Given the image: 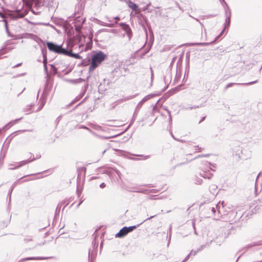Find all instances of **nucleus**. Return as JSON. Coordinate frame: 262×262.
I'll return each instance as SVG.
<instances>
[{"instance_id":"f257e3e1","label":"nucleus","mask_w":262,"mask_h":262,"mask_svg":"<svg viewBox=\"0 0 262 262\" xmlns=\"http://www.w3.org/2000/svg\"><path fill=\"white\" fill-rule=\"evenodd\" d=\"M106 55L102 51H99L93 54L91 57V65L89 68V71H93L106 59Z\"/></svg>"},{"instance_id":"f03ea898","label":"nucleus","mask_w":262,"mask_h":262,"mask_svg":"<svg viewBox=\"0 0 262 262\" xmlns=\"http://www.w3.org/2000/svg\"><path fill=\"white\" fill-rule=\"evenodd\" d=\"M220 1L222 4H224V5H225L227 7V9H225L226 18L225 20L224 29L222 31L220 34L215 38V39H214V42L220 39V38L222 36V34H223L224 31L226 29V28H228L230 24L231 12L229 9V8L224 0H220Z\"/></svg>"},{"instance_id":"7ed1b4c3","label":"nucleus","mask_w":262,"mask_h":262,"mask_svg":"<svg viewBox=\"0 0 262 262\" xmlns=\"http://www.w3.org/2000/svg\"><path fill=\"white\" fill-rule=\"evenodd\" d=\"M137 228L136 226H130L128 227H124L122 228L119 232L116 234V237H122L127 235L129 232H132Z\"/></svg>"},{"instance_id":"20e7f679","label":"nucleus","mask_w":262,"mask_h":262,"mask_svg":"<svg viewBox=\"0 0 262 262\" xmlns=\"http://www.w3.org/2000/svg\"><path fill=\"white\" fill-rule=\"evenodd\" d=\"M47 46L50 51L58 54H61L63 49L61 46H58L50 42H48Z\"/></svg>"},{"instance_id":"39448f33","label":"nucleus","mask_w":262,"mask_h":262,"mask_svg":"<svg viewBox=\"0 0 262 262\" xmlns=\"http://www.w3.org/2000/svg\"><path fill=\"white\" fill-rule=\"evenodd\" d=\"M224 206L223 205V202H219L216 205V210H215V209L214 208V214H216L217 211V213L221 215H225L226 214L224 213Z\"/></svg>"},{"instance_id":"423d86ee","label":"nucleus","mask_w":262,"mask_h":262,"mask_svg":"<svg viewBox=\"0 0 262 262\" xmlns=\"http://www.w3.org/2000/svg\"><path fill=\"white\" fill-rule=\"evenodd\" d=\"M257 82V81H252V82H248V83H230L229 84H228L226 87H225V89H227L228 88L232 86V85H235V84H242V85H251V84H253L255 83H256Z\"/></svg>"},{"instance_id":"0eeeda50","label":"nucleus","mask_w":262,"mask_h":262,"mask_svg":"<svg viewBox=\"0 0 262 262\" xmlns=\"http://www.w3.org/2000/svg\"><path fill=\"white\" fill-rule=\"evenodd\" d=\"M61 54L67 55L72 57V55L73 54V53L72 52V50L67 51L63 48Z\"/></svg>"},{"instance_id":"6e6552de","label":"nucleus","mask_w":262,"mask_h":262,"mask_svg":"<svg viewBox=\"0 0 262 262\" xmlns=\"http://www.w3.org/2000/svg\"><path fill=\"white\" fill-rule=\"evenodd\" d=\"M33 241V239L31 236H27L24 238V242L25 244H28Z\"/></svg>"},{"instance_id":"1a4fd4ad","label":"nucleus","mask_w":262,"mask_h":262,"mask_svg":"<svg viewBox=\"0 0 262 262\" xmlns=\"http://www.w3.org/2000/svg\"><path fill=\"white\" fill-rule=\"evenodd\" d=\"M160 191V190L157 189H152L148 190H146V193H157Z\"/></svg>"},{"instance_id":"9d476101","label":"nucleus","mask_w":262,"mask_h":262,"mask_svg":"<svg viewBox=\"0 0 262 262\" xmlns=\"http://www.w3.org/2000/svg\"><path fill=\"white\" fill-rule=\"evenodd\" d=\"M236 148H237L236 149L237 151H236V152L235 154V155L238 158H241V157L240 156V153L242 152V150L241 149V148L239 147H237Z\"/></svg>"},{"instance_id":"9b49d317","label":"nucleus","mask_w":262,"mask_h":262,"mask_svg":"<svg viewBox=\"0 0 262 262\" xmlns=\"http://www.w3.org/2000/svg\"><path fill=\"white\" fill-rule=\"evenodd\" d=\"M72 57L75 58L76 59H81L82 57L78 54L73 53L72 55Z\"/></svg>"},{"instance_id":"f8f14e48","label":"nucleus","mask_w":262,"mask_h":262,"mask_svg":"<svg viewBox=\"0 0 262 262\" xmlns=\"http://www.w3.org/2000/svg\"><path fill=\"white\" fill-rule=\"evenodd\" d=\"M129 7H130V8L131 9H132L134 10H136L137 9V8H138L137 5L136 4H134V3H132L129 5Z\"/></svg>"},{"instance_id":"ddd939ff","label":"nucleus","mask_w":262,"mask_h":262,"mask_svg":"<svg viewBox=\"0 0 262 262\" xmlns=\"http://www.w3.org/2000/svg\"><path fill=\"white\" fill-rule=\"evenodd\" d=\"M33 259H37L36 258L34 257H29L24 259V260H33Z\"/></svg>"},{"instance_id":"4468645a","label":"nucleus","mask_w":262,"mask_h":262,"mask_svg":"<svg viewBox=\"0 0 262 262\" xmlns=\"http://www.w3.org/2000/svg\"><path fill=\"white\" fill-rule=\"evenodd\" d=\"M100 187L102 188H103L105 187V184L104 183H102L100 184Z\"/></svg>"},{"instance_id":"2eb2a0df","label":"nucleus","mask_w":262,"mask_h":262,"mask_svg":"<svg viewBox=\"0 0 262 262\" xmlns=\"http://www.w3.org/2000/svg\"><path fill=\"white\" fill-rule=\"evenodd\" d=\"M29 162H30V161H23V162H22L23 163L22 165L26 164H27V163H29Z\"/></svg>"},{"instance_id":"dca6fc26","label":"nucleus","mask_w":262,"mask_h":262,"mask_svg":"<svg viewBox=\"0 0 262 262\" xmlns=\"http://www.w3.org/2000/svg\"><path fill=\"white\" fill-rule=\"evenodd\" d=\"M0 17L2 18H4V14L1 12H0Z\"/></svg>"},{"instance_id":"f3484780","label":"nucleus","mask_w":262,"mask_h":262,"mask_svg":"<svg viewBox=\"0 0 262 262\" xmlns=\"http://www.w3.org/2000/svg\"><path fill=\"white\" fill-rule=\"evenodd\" d=\"M154 217V216H150V217L149 218H148L147 220L150 219H151V218H152V217Z\"/></svg>"},{"instance_id":"a211bd4d","label":"nucleus","mask_w":262,"mask_h":262,"mask_svg":"<svg viewBox=\"0 0 262 262\" xmlns=\"http://www.w3.org/2000/svg\"><path fill=\"white\" fill-rule=\"evenodd\" d=\"M260 261V262H262V258L260 259V261Z\"/></svg>"}]
</instances>
